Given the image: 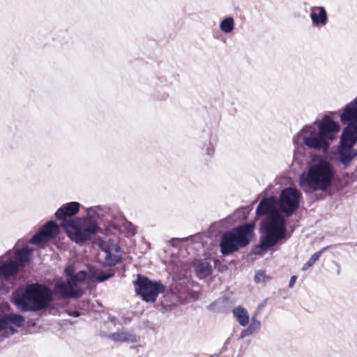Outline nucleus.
I'll return each instance as SVG.
<instances>
[{"label": "nucleus", "instance_id": "f257e3e1", "mask_svg": "<svg viewBox=\"0 0 357 357\" xmlns=\"http://www.w3.org/2000/svg\"><path fill=\"white\" fill-rule=\"evenodd\" d=\"M301 199L302 194L298 190L288 187L281 191L279 199L271 196L260 202L256 215H267L266 220L261 223V249L266 250L285 237L286 220L281 212L287 217L291 216L298 208Z\"/></svg>", "mask_w": 357, "mask_h": 357}, {"label": "nucleus", "instance_id": "f03ea898", "mask_svg": "<svg viewBox=\"0 0 357 357\" xmlns=\"http://www.w3.org/2000/svg\"><path fill=\"white\" fill-rule=\"evenodd\" d=\"M339 132V124L329 114H325L321 119H317L303 127L294 138V142L327 153Z\"/></svg>", "mask_w": 357, "mask_h": 357}, {"label": "nucleus", "instance_id": "7ed1b4c3", "mask_svg": "<svg viewBox=\"0 0 357 357\" xmlns=\"http://www.w3.org/2000/svg\"><path fill=\"white\" fill-rule=\"evenodd\" d=\"M66 280L59 282L54 288L55 294L60 298H79L84 291L79 287V283L85 280H92L96 279L102 282L112 278L115 272L114 270H109L107 272H103L91 266H87L86 270L80 271L74 274V271L70 267L65 268Z\"/></svg>", "mask_w": 357, "mask_h": 357}, {"label": "nucleus", "instance_id": "20e7f679", "mask_svg": "<svg viewBox=\"0 0 357 357\" xmlns=\"http://www.w3.org/2000/svg\"><path fill=\"white\" fill-rule=\"evenodd\" d=\"M108 211V208L99 206L88 208L84 218H77L70 222H64V230L72 241L82 243L100 229L97 220L104 218Z\"/></svg>", "mask_w": 357, "mask_h": 357}, {"label": "nucleus", "instance_id": "39448f33", "mask_svg": "<svg viewBox=\"0 0 357 357\" xmlns=\"http://www.w3.org/2000/svg\"><path fill=\"white\" fill-rule=\"evenodd\" d=\"M335 171L332 165L320 159L310 166L307 172L299 176V185L305 191H326L332 185Z\"/></svg>", "mask_w": 357, "mask_h": 357}, {"label": "nucleus", "instance_id": "423d86ee", "mask_svg": "<svg viewBox=\"0 0 357 357\" xmlns=\"http://www.w3.org/2000/svg\"><path fill=\"white\" fill-rule=\"evenodd\" d=\"M15 305L24 312H37L48 307L52 300V292L45 285L33 283L24 291L13 294Z\"/></svg>", "mask_w": 357, "mask_h": 357}, {"label": "nucleus", "instance_id": "0eeeda50", "mask_svg": "<svg viewBox=\"0 0 357 357\" xmlns=\"http://www.w3.org/2000/svg\"><path fill=\"white\" fill-rule=\"evenodd\" d=\"M254 226L247 224L238 226L231 231L225 232L221 238L220 246L223 255H229L250 243V237Z\"/></svg>", "mask_w": 357, "mask_h": 357}, {"label": "nucleus", "instance_id": "6e6552de", "mask_svg": "<svg viewBox=\"0 0 357 357\" xmlns=\"http://www.w3.org/2000/svg\"><path fill=\"white\" fill-rule=\"evenodd\" d=\"M340 119L342 123H349L343 129L340 139L354 146L357 143V97L345 107Z\"/></svg>", "mask_w": 357, "mask_h": 357}, {"label": "nucleus", "instance_id": "1a4fd4ad", "mask_svg": "<svg viewBox=\"0 0 357 357\" xmlns=\"http://www.w3.org/2000/svg\"><path fill=\"white\" fill-rule=\"evenodd\" d=\"M137 294L140 295L142 298L148 303L155 301L158 296L165 291V286L160 281L153 282L148 278L137 275L136 280L133 282Z\"/></svg>", "mask_w": 357, "mask_h": 357}, {"label": "nucleus", "instance_id": "9d476101", "mask_svg": "<svg viewBox=\"0 0 357 357\" xmlns=\"http://www.w3.org/2000/svg\"><path fill=\"white\" fill-rule=\"evenodd\" d=\"M100 250L97 254L98 260L104 266H115L121 259V248L114 240L109 239L99 244Z\"/></svg>", "mask_w": 357, "mask_h": 357}, {"label": "nucleus", "instance_id": "9b49d317", "mask_svg": "<svg viewBox=\"0 0 357 357\" xmlns=\"http://www.w3.org/2000/svg\"><path fill=\"white\" fill-rule=\"evenodd\" d=\"M31 252L28 247H24L15 253L18 263L12 259L2 262L0 265V280H8L10 277L14 275L17 272L19 266H23L29 261Z\"/></svg>", "mask_w": 357, "mask_h": 357}, {"label": "nucleus", "instance_id": "f8f14e48", "mask_svg": "<svg viewBox=\"0 0 357 357\" xmlns=\"http://www.w3.org/2000/svg\"><path fill=\"white\" fill-rule=\"evenodd\" d=\"M58 230L57 225L53 221H49L32 236L29 242L35 245L47 242L57 234Z\"/></svg>", "mask_w": 357, "mask_h": 357}, {"label": "nucleus", "instance_id": "ddd939ff", "mask_svg": "<svg viewBox=\"0 0 357 357\" xmlns=\"http://www.w3.org/2000/svg\"><path fill=\"white\" fill-rule=\"evenodd\" d=\"M356 155L357 152L354 149V145L340 140L336 154V160L340 163L347 166Z\"/></svg>", "mask_w": 357, "mask_h": 357}, {"label": "nucleus", "instance_id": "4468645a", "mask_svg": "<svg viewBox=\"0 0 357 357\" xmlns=\"http://www.w3.org/2000/svg\"><path fill=\"white\" fill-rule=\"evenodd\" d=\"M80 207V204L76 202H69L61 206L55 213L57 219L62 221L61 226L64 229L63 223L70 222L73 220H68V218H70L76 215Z\"/></svg>", "mask_w": 357, "mask_h": 357}, {"label": "nucleus", "instance_id": "2eb2a0df", "mask_svg": "<svg viewBox=\"0 0 357 357\" xmlns=\"http://www.w3.org/2000/svg\"><path fill=\"white\" fill-rule=\"evenodd\" d=\"M191 267L197 277L200 280L209 276L213 271L211 259L209 258L195 259L191 263Z\"/></svg>", "mask_w": 357, "mask_h": 357}, {"label": "nucleus", "instance_id": "dca6fc26", "mask_svg": "<svg viewBox=\"0 0 357 357\" xmlns=\"http://www.w3.org/2000/svg\"><path fill=\"white\" fill-rule=\"evenodd\" d=\"M310 17L314 27H324L328 21L326 10L322 6L312 7Z\"/></svg>", "mask_w": 357, "mask_h": 357}, {"label": "nucleus", "instance_id": "f3484780", "mask_svg": "<svg viewBox=\"0 0 357 357\" xmlns=\"http://www.w3.org/2000/svg\"><path fill=\"white\" fill-rule=\"evenodd\" d=\"M109 338L112 341L119 343H135L137 342V336L133 333L128 331H119L112 333L109 335Z\"/></svg>", "mask_w": 357, "mask_h": 357}, {"label": "nucleus", "instance_id": "a211bd4d", "mask_svg": "<svg viewBox=\"0 0 357 357\" xmlns=\"http://www.w3.org/2000/svg\"><path fill=\"white\" fill-rule=\"evenodd\" d=\"M261 327V322L257 319L256 314L252 317L251 322L248 327L242 331L239 336V339H243L247 336L252 335L257 333Z\"/></svg>", "mask_w": 357, "mask_h": 357}, {"label": "nucleus", "instance_id": "6ab92c4d", "mask_svg": "<svg viewBox=\"0 0 357 357\" xmlns=\"http://www.w3.org/2000/svg\"><path fill=\"white\" fill-rule=\"evenodd\" d=\"M232 312L241 326H245L248 325L250 317L248 311L244 307L238 306L232 310Z\"/></svg>", "mask_w": 357, "mask_h": 357}, {"label": "nucleus", "instance_id": "aec40b11", "mask_svg": "<svg viewBox=\"0 0 357 357\" xmlns=\"http://www.w3.org/2000/svg\"><path fill=\"white\" fill-rule=\"evenodd\" d=\"M5 322L7 324H13L17 327H21L24 325V318L20 314H11L5 317Z\"/></svg>", "mask_w": 357, "mask_h": 357}, {"label": "nucleus", "instance_id": "412c9836", "mask_svg": "<svg viewBox=\"0 0 357 357\" xmlns=\"http://www.w3.org/2000/svg\"><path fill=\"white\" fill-rule=\"evenodd\" d=\"M216 144V137L211 136L207 144H205L202 147V150L204 152V153L209 157L213 156V154L215 153Z\"/></svg>", "mask_w": 357, "mask_h": 357}, {"label": "nucleus", "instance_id": "4be33fe9", "mask_svg": "<svg viewBox=\"0 0 357 357\" xmlns=\"http://www.w3.org/2000/svg\"><path fill=\"white\" fill-rule=\"evenodd\" d=\"M234 28V20L231 17H227L222 20L220 24V29L225 33H231Z\"/></svg>", "mask_w": 357, "mask_h": 357}, {"label": "nucleus", "instance_id": "5701e85b", "mask_svg": "<svg viewBox=\"0 0 357 357\" xmlns=\"http://www.w3.org/2000/svg\"><path fill=\"white\" fill-rule=\"evenodd\" d=\"M271 278L267 276L264 271H259L255 275V282L256 283H266Z\"/></svg>", "mask_w": 357, "mask_h": 357}, {"label": "nucleus", "instance_id": "b1692460", "mask_svg": "<svg viewBox=\"0 0 357 357\" xmlns=\"http://www.w3.org/2000/svg\"><path fill=\"white\" fill-rule=\"evenodd\" d=\"M331 246H326L325 248H323L321 250H320L319 251L314 253L311 257L309 259V260L307 261L309 262V264L310 266H313L316 261H317L319 260V259L320 258L321 255H322V253L326 250L327 249H328L329 248H331Z\"/></svg>", "mask_w": 357, "mask_h": 357}, {"label": "nucleus", "instance_id": "393cba45", "mask_svg": "<svg viewBox=\"0 0 357 357\" xmlns=\"http://www.w3.org/2000/svg\"><path fill=\"white\" fill-rule=\"evenodd\" d=\"M123 226L130 235H134L136 233V228L130 222L127 221L124 218L123 219Z\"/></svg>", "mask_w": 357, "mask_h": 357}, {"label": "nucleus", "instance_id": "a878e982", "mask_svg": "<svg viewBox=\"0 0 357 357\" xmlns=\"http://www.w3.org/2000/svg\"><path fill=\"white\" fill-rule=\"evenodd\" d=\"M296 279H297V277L295 276V275H293L291 278H290V281H289V286L290 288L293 287L296 281Z\"/></svg>", "mask_w": 357, "mask_h": 357}, {"label": "nucleus", "instance_id": "bb28decb", "mask_svg": "<svg viewBox=\"0 0 357 357\" xmlns=\"http://www.w3.org/2000/svg\"><path fill=\"white\" fill-rule=\"evenodd\" d=\"M312 266H310L309 262L307 261L303 266L302 270L303 271H307L309 268H310Z\"/></svg>", "mask_w": 357, "mask_h": 357}, {"label": "nucleus", "instance_id": "cd10ccee", "mask_svg": "<svg viewBox=\"0 0 357 357\" xmlns=\"http://www.w3.org/2000/svg\"><path fill=\"white\" fill-rule=\"evenodd\" d=\"M79 316V312H75V317H78Z\"/></svg>", "mask_w": 357, "mask_h": 357}]
</instances>
